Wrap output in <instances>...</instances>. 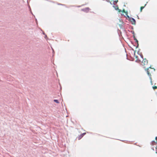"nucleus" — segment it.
<instances>
[{"mask_svg": "<svg viewBox=\"0 0 157 157\" xmlns=\"http://www.w3.org/2000/svg\"><path fill=\"white\" fill-rule=\"evenodd\" d=\"M135 52H134V56L136 58V61H137L138 62H140L141 60L143 59L141 64L142 65L144 66L147 65L148 63V61L146 59H143V57H142L141 56H140V59H139L138 58V57L137 56H135Z\"/></svg>", "mask_w": 157, "mask_h": 157, "instance_id": "obj_1", "label": "nucleus"}, {"mask_svg": "<svg viewBox=\"0 0 157 157\" xmlns=\"http://www.w3.org/2000/svg\"><path fill=\"white\" fill-rule=\"evenodd\" d=\"M146 70L147 71L148 75L150 76L151 82V85H153L152 83V79L151 76V74L155 70L151 67H149V68H147V70L146 69Z\"/></svg>", "mask_w": 157, "mask_h": 157, "instance_id": "obj_2", "label": "nucleus"}, {"mask_svg": "<svg viewBox=\"0 0 157 157\" xmlns=\"http://www.w3.org/2000/svg\"><path fill=\"white\" fill-rule=\"evenodd\" d=\"M129 20L131 22V23L133 25H135L136 24V21L132 17H130L129 18Z\"/></svg>", "mask_w": 157, "mask_h": 157, "instance_id": "obj_3", "label": "nucleus"}, {"mask_svg": "<svg viewBox=\"0 0 157 157\" xmlns=\"http://www.w3.org/2000/svg\"><path fill=\"white\" fill-rule=\"evenodd\" d=\"M82 10L86 13H88L90 10V9L89 7H86L82 9Z\"/></svg>", "mask_w": 157, "mask_h": 157, "instance_id": "obj_4", "label": "nucleus"}, {"mask_svg": "<svg viewBox=\"0 0 157 157\" xmlns=\"http://www.w3.org/2000/svg\"><path fill=\"white\" fill-rule=\"evenodd\" d=\"M85 133H83V134H82L81 135L77 137V138H78V140H80V139H81L82 138V137L84 135H85Z\"/></svg>", "mask_w": 157, "mask_h": 157, "instance_id": "obj_5", "label": "nucleus"}, {"mask_svg": "<svg viewBox=\"0 0 157 157\" xmlns=\"http://www.w3.org/2000/svg\"><path fill=\"white\" fill-rule=\"evenodd\" d=\"M54 101L56 103H57L59 104V101L58 100L56 99H55L54 100Z\"/></svg>", "mask_w": 157, "mask_h": 157, "instance_id": "obj_6", "label": "nucleus"}, {"mask_svg": "<svg viewBox=\"0 0 157 157\" xmlns=\"http://www.w3.org/2000/svg\"><path fill=\"white\" fill-rule=\"evenodd\" d=\"M144 6H141L140 7V12H142V10L144 8Z\"/></svg>", "mask_w": 157, "mask_h": 157, "instance_id": "obj_7", "label": "nucleus"}, {"mask_svg": "<svg viewBox=\"0 0 157 157\" xmlns=\"http://www.w3.org/2000/svg\"><path fill=\"white\" fill-rule=\"evenodd\" d=\"M152 88L155 90V89H157V86H153L152 87Z\"/></svg>", "mask_w": 157, "mask_h": 157, "instance_id": "obj_8", "label": "nucleus"}, {"mask_svg": "<svg viewBox=\"0 0 157 157\" xmlns=\"http://www.w3.org/2000/svg\"><path fill=\"white\" fill-rule=\"evenodd\" d=\"M135 40H136V41L138 43V41L136 39H134Z\"/></svg>", "mask_w": 157, "mask_h": 157, "instance_id": "obj_9", "label": "nucleus"}, {"mask_svg": "<svg viewBox=\"0 0 157 157\" xmlns=\"http://www.w3.org/2000/svg\"><path fill=\"white\" fill-rule=\"evenodd\" d=\"M119 12H120V10H119Z\"/></svg>", "mask_w": 157, "mask_h": 157, "instance_id": "obj_10", "label": "nucleus"}]
</instances>
